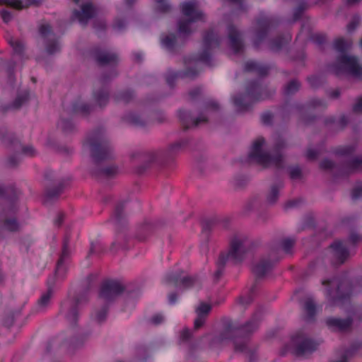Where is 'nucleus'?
Here are the masks:
<instances>
[{"label":"nucleus","instance_id":"774afa93","mask_svg":"<svg viewBox=\"0 0 362 362\" xmlns=\"http://www.w3.org/2000/svg\"><path fill=\"white\" fill-rule=\"evenodd\" d=\"M353 111L356 113H362V96L357 100L354 105Z\"/></svg>","mask_w":362,"mask_h":362},{"label":"nucleus","instance_id":"0eeeda50","mask_svg":"<svg viewBox=\"0 0 362 362\" xmlns=\"http://www.w3.org/2000/svg\"><path fill=\"white\" fill-rule=\"evenodd\" d=\"M250 247L251 241L246 234L235 233L229 238L228 250L221 252L220 255L235 264H240L245 259Z\"/></svg>","mask_w":362,"mask_h":362},{"label":"nucleus","instance_id":"7c9ffc66","mask_svg":"<svg viewBox=\"0 0 362 362\" xmlns=\"http://www.w3.org/2000/svg\"><path fill=\"white\" fill-rule=\"evenodd\" d=\"M244 69L245 71L255 72L260 76H264L268 74L269 68L257 62L249 61L245 63Z\"/></svg>","mask_w":362,"mask_h":362},{"label":"nucleus","instance_id":"0e129e2a","mask_svg":"<svg viewBox=\"0 0 362 362\" xmlns=\"http://www.w3.org/2000/svg\"><path fill=\"white\" fill-rule=\"evenodd\" d=\"M238 303L242 305L243 308L250 305L252 301V298L250 295H248L245 297H239L238 298Z\"/></svg>","mask_w":362,"mask_h":362},{"label":"nucleus","instance_id":"4468645a","mask_svg":"<svg viewBox=\"0 0 362 362\" xmlns=\"http://www.w3.org/2000/svg\"><path fill=\"white\" fill-rule=\"evenodd\" d=\"M87 301L88 298L84 295L78 296L74 298H67L62 303L60 314L68 323L74 326L78 320L81 306Z\"/></svg>","mask_w":362,"mask_h":362},{"label":"nucleus","instance_id":"aec40b11","mask_svg":"<svg viewBox=\"0 0 362 362\" xmlns=\"http://www.w3.org/2000/svg\"><path fill=\"white\" fill-rule=\"evenodd\" d=\"M91 57L101 66L114 65L118 62V56L116 53L101 47L94 48L91 51Z\"/></svg>","mask_w":362,"mask_h":362},{"label":"nucleus","instance_id":"bf43d9fd","mask_svg":"<svg viewBox=\"0 0 362 362\" xmlns=\"http://www.w3.org/2000/svg\"><path fill=\"white\" fill-rule=\"evenodd\" d=\"M308 81L312 88H317L322 83V80L320 77L312 76L308 78Z\"/></svg>","mask_w":362,"mask_h":362},{"label":"nucleus","instance_id":"680f3d73","mask_svg":"<svg viewBox=\"0 0 362 362\" xmlns=\"http://www.w3.org/2000/svg\"><path fill=\"white\" fill-rule=\"evenodd\" d=\"M308 105L310 107H314V108L318 107H326V103L322 100H320L318 98H313V99L310 100Z\"/></svg>","mask_w":362,"mask_h":362},{"label":"nucleus","instance_id":"bb28decb","mask_svg":"<svg viewBox=\"0 0 362 362\" xmlns=\"http://www.w3.org/2000/svg\"><path fill=\"white\" fill-rule=\"evenodd\" d=\"M353 322V319L350 317L346 319L339 317H328L326 320V325L333 331L346 332L349 331Z\"/></svg>","mask_w":362,"mask_h":362},{"label":"nucleus","instance_id":"7ed1b4c3","mask_svg":"<svg viewBox=\"0 0 362 362\" xmlns=\"http://www.w3.org/2000/svg\"><path fill=\"white\" fill-rule=\"evenodd\" d=\"M21 192L14 186L0 185V238L6 237V233H17L21 230V224L16 218L18 207L16 199Z\"/></svg>","mask_w":362,"mask_h":362},{"label":"nucleus","instance_id":"72a5a7b5","mask_svg":"<svg viewBox=\"0 0 362 362\" xmlns=\"http://www.w3.org/2000/svg\"><path fill=\"white\" fill-rule=\"evenodd\" d=\"M291 40V36L289 34L278 37L269 42V49L272 52H278L282 48V47L284 45L288 43Z\"/></svg>","mask_w":362,"mask_h":362},{"label":"nucleus","instance_id":"a878e982","mask_svg":"<svg viewBox=\"0 0 362 362\" xmlns=\"http://www.w3.org/2000/svg\"><path fill=\"white\" fill-rule=\"evenodd\" d=\"M272 25V20L267 17H262L257 21V30L254 39V46L258 47L267 35L269 28Z\"/></svg>","mask_w":362,"mask_h":362},{"label":"nucleus","instance_id":"e433bc0d","mask_svg":"<svg viewBox=\"0 0 362 362\" xmlns=\"http://www.w3.org/2000/svg\"><path fill=\"white\" fill-rule=\"evenodd\" d=\"M134 98V93L132 90H124L117 93L114 99L117 103H129L132 101Z\"/></svg>","mask_w":362,"mask_h":362},{"label":"nucleus","instance_id":"58836bf2","mask_svg":"<svg viewBox=\"0 0 362 362\" xmlns=\"http://www.w3.org/2000/svg\"><path fill=\"white\" fill-rule=\"evenodd\" d=\"M124 204H119L116 206L115 211L114 220L115 224L119 226H124L127 223L124 215L123 214Z\"/></svg>","mask_w":362,"mask_h":362},{"label":"nucleus","instance_id":"cd10ccee","mask_svg":"<svg viewBox=\"0 0 362 362\" xmlns=\"http://www.w3.org/2000/svg\"><path fill=\"white\" fill-rule=\"evenodd\" d=\"M95 13V8L91 3H86L81 6V11H74V17L76 18L81 24L86 25L88 21L92 18Z\"/></svg>","mask_w":362,"mask_h":362},{"label":"nucleus","instance_id":"dca6fc26","mask_svg":"<svg viewBox=\"0 0 362 362\" xmlns=\"http://www.w3.org/2000/svg\"><path fill=\"white\" fill-rule=\"evenodd\" d=\"M220 45V39L213 30L207 32L204 36L203 50L197 60L210 65L211 50L218 47Z\"/></svg>","mask_w":362,"mask_h":362},{"label":"nucleus","instance_id":"2f4dec72","mask_svg":"<svg viewBox=\"0 0 362 362\" xmlns=\"http://www.w3.org/2000/svg\"><path fill=\"white\" fill-rule=\"evenodd\" d=\"M124 119L136 127H144L151 124V122L146 119L143 115L134 112L126 115Z\"/></svg>","mask_w":362,"mask_h":362},{"label":"nucleus","instance_id":"473e14b6","mask_svg":"<svg viewBox=\"0 0 362 362\" xmlns=\"http://www.w3.org/2000/svg\"><path fill=\"white\" fill-rule=\"evenodd\" d=\"M43 0H8L0 1L1 4H5L14 8L21 10L28 7L29 5H39Z\"/></svg>","mask_w":362,"mask_h":362},{"label":"nucleus","instance_id":"79ce46f5","mask_svg":"<svg viewBox=\"0 0 362 362\" xmlns=\"http://www.w3.org/2000/svg\"><path fill=\"white\" fill-rule=\"evenodd\" d=\"M107 315V307L103 306L100 309L95 311L94 314H93L92 318L95 322L98 324H102L106 320Z\"/></svg>","mask_w":362,"mask_h":362},{"label":"nucleus","instance_id":"c756f323","mask_svg":"<svg viewBox=\"0 0 362 362\" xmlns=\"http://www.w3.org/2000/svg\"><path fill=\"white\" fill-rule=\"evenodd\" d=\"M55 284L54 279H49L47 281L48 288L47 291L42 295L37 301V310L39 311L44 310L49 304L51 298L54 293V285Z\"/></svg>","mask_w":362,"mask_h":362},{"label":"nucleus","instance_id":"c85d7f7f","mask_svg":"<svg viewBox=\"0 0 362 362\" xmlns=\"http://www.w3.org/2000/svg\"><path fill=\"white\" fill-rule=\"evenodd\" d=\"M211 310V306L206 303H201L196 308L197 318L194 320V329L200 328L205 323L206 317Z\"/></svg>","mask_w":362,"mask_h":362},{"label":"nucleus","instance_id":"69168bd1","mask_svg":"<svg viewBox=\"0 0 362 362\" xmlns=\"http://www.w3.org/2000/svg\"><path fill=\"white\" fill-rule=\"evenodd\" d=\"M153 119L160 124L167 122L168 118L165 114L163 112H158L155 113Z\"/></svg>","mask_w":362,"mask_h":362},{"label":"nucleus","instance_id":"f03ea898","mask_svg":"<svg viewBox=\"0 0 362 362\" xmlns=\"http://www.w3.org/2000/svg\"><path fill=\"white\" fill-rule=\"evenodd\" d=\"M260 320L261 315L257 313L245 325L241 327L233 324L226 325L221 334L214 339V343L223 344L232 340L235 351L244 353L249 357L250 362H252L256 358L255 348L249 346L247 339L238 337L237 335L242 333H253L257 329Z\"/></svg>","mask_w":362,"mask_h":362},{"label":"nucleus","instance_id":"a19ab883","mask_svg":"<svg viewBox=\"0 0 362 362\" xmlns=\"http://www.w3.org/2000/svg\"><path fill=\"white\" fill-rule=\"evenodd\" d=\"M227 260L224 258V256L220 255L218 256V258L216 261V270L214 272V279L216 281H218L221 276L223 275L224 268L226 267V264L227 263Z\"/></svg>","mask_w":362,"mask_h":362},{"label":"nucleus","instance_id":"49530a36","mask_svg":"<svg viewBox=\"0 0 362 362\" xmlns=\"http://www.w3.org/2000/svg\"><path fill=\"white\" fill-rule=\"evenodd\" d=\"M58 128L64 134H69L74 131V124L69 119L62 118L58 123Z\"/></svg>","mask_w":362,"mask_h":362},{"label":"nucleus","instance_id":"39448f33","mask_svg":"<svg viewBox=\"0 0 362 362\" xmlns=\"http://www.w3.org/2000/svg\"><path fill=\"white\" fill-rule=\"evenodd\" d=\"M265 141L262 137L257 139L252 146L249 153V158L255 161L263 168L274 167L277 169L284 168V159L279 151L286 146L285 141L279 137L274 144V151L276 153L271 156L263 151Z\"/></svg>","mask_w":362,"mask_h":362},{"label":"nucleus","instance_id":"a18cd8bd","mask_svg":"<svg viewBox=\"0 0 362 362\" xmlns=\"http://www.w3.org/2000/svg\"><path fill=\"white\" fill-rule=\"evenodd\" d=\"M300 83L296 79H293L288 83L284 87V94L291 95L296 93L300 89Z\"/></svg>","mask_w":362,"mask_h":362},{"label":"nucleus","instance_id":"052dcab7","mask_svg":"<svg viewBox=\"0 0 362 362\" xmlns=\"http://www.w3.org/2000/svg\"><path fill=\"white\" fill-rule=\"evenodd\" d=\"M306 8V5L304 3L300 4L293 11V19L294 21L298 20L301 16L303 12Z\"/></svg>","mask_w":362,"mask_h":362},{"label":"nucleus","instance_id":"3c124183","mask_svg":"<svg viewBox=\"0 0 362 362\" xmlns=\"http://www.w3.org/2000/svg\"><path fill=\"white\" fill-rule=\"evenodd\" d=\"M8 42L10 45L13 47V49L15 53L21 54L23 50V45L21 42L15 40L13 38H10L8 40Z\"/></svg>","mask_w":362,"mask_h":362},{"label":"nucleus","instance_id":"8fccbe9b","mask_svg":"<svg viewBox=\"0 0 362 362\" xmlns=\"http://www.w3.org/2000/svg\"><path fill=\"white\" fill-rule=\"evenodd\" d=\"M157 4L156 9L160 13H168L170 11L171 7L167 3L166 0H154Z\"/></svg>","mask_w":362,"mask_h":362},{"label":"nucleus","instance_id":"6e6552de","mask_svg":"<svg viewBox=\"0 0 362 362\" xmlns=\"http://www.w3.org/2000/svg\"><path fill=\"white\" fill-rule=\"evenodd\" d=\"M320 168L330 171L334 176H348L362 170V156L354 157L340 165L329 159H325L320 164Z\"/></svg>","mask_w":362,"mask_h":362},{"label":"nucleus","instance_id":"13d9d810","mask_svg":"<svg viewBox=\"0 0 362 362\" xmlns=\"http://www.w3.org/2000/svg\"><path fill=\"white\" fill-rule=\"evenodd\" d=\"M202 94V88L198 87L191 90L189 92V100L194 101L198 99Z\"/></svg>","mask_w":362,"mask_h":362},{"label":"nucleus","instance_id":"20e7f679","mask_svg":"<svg viewBox=\"0 0 362 362\" xmlns=\"http://www.w3.org/2000/svg\"><path fill=\"white\" fill-rule=\"evenodd\" d=\"M351 46V43L343 38L334 42V48L340 53L336 62L330 66L331 71L337 76L348 73L354 76H362V66L359 65L356 57L347 55L344 52Z\"/></svg>","mask_w":362,"mask_h":362},{"label":"nucleus","instance_id":"de8ad7c7","mask_svg":"<svg viewBox=\"0 0 362 362\" xmlns=\"http://www.w3.org/2000/svg\"><path fill=\"white\" fill-rule=\"evenodd\" d=\"M28 93L25 91L21 94H18L16 98L13 103L8 107V109L18 110L22 105L28 100Z\"/></svg>","mask_w":362,"mask_h":362},{"label":"nucleus","instance_id":"ddd939ff","mask_svg":"<svg viewBox=\"0 0 362 362\" xmlns=\"http://www.w3.org/2000/svg\"><path fill=\"white\" fill-rule=\"evenodd\" d=\"M109 98V91L106 88H103L94 90L93 93V98L95 103V106L89 105L81 99H78L72 104V112L83 115H87L93 112L95 107L103 108L106 106L108 103Z\"/></svg>","mask_w":362,"mask_h":362},{"label":"nucleus","instance_id":"603ef678","mask_svg":"<svg viewBox=\"0 0 362 362\" xmlns=\"http://www.w3.org/2000/svg\"><path fill=\"white\" fill-rule=\"evenodd\" d=\"M186 140H180L178 141H176L168 147V151L170 153H174L177 152L180 149H181L182 147L185 146L187 144Z\"/></svg>","mask_w":362,"mask_h":362},{"label":"nucleus","instance_id":"9b49d317","mask_svg":"<svg viewBox=\"0 0 362 362\" xmlns=\"http://www.w3.org/2000/svg\"><path fill=\"white\" fill-rule=\"evenodd\" d=\"M267 97L259 83L252 81L248 83L245 95L234 97L233 103L238 111H243L248 108L252 102L264 100Z\"/></svg>","mask_w":362,"mask_h":362},{"label":"nucleus","instance_id":"412c9836","mask_svg":"<svg viewBox=\"0 0 362 362\" xmlns=\"http://www.w3.org/2000/svg\"><path fill=\"white\" fill-rule=\"evenodd\" d=\"M45 177L48 182L46 189L47 197L50 199L57 197L63 189L61 180L52 170H47L45 174Z\"/></svg>","mask_w":362,"mask_h":362},{"label":"nucleus","instance_id":"37998d69","mask_svg":"<svg viewBox=\"0 0 362 362\" xmlns=\"http://www.w3.org/2000/svg\"><path fill=\"white\" fill-rule=\"evenodd\" d=\"M153 231V226L151 223H145L138 230L136 235L139 240H144L148 235Z\"/></svg>","mask_w":362,"mask_h":362},{"label":"nucleus","instance_id":"864d4df0","mask_svg":"<svg viewBox=\"0 0 362 362\" xmlns=\"http://www.w3.org/2000/svg\"><path fill=\"white\" fill-rule=\"evenodd\" d=\"M289 176L292 180L300 179L302 177V170L299 166H293L289 168Z\"/></svg>","mask_w":362,"mask_h":362},{"label":"nucleus","instance_id":"1a4fd4ad","mask_svg":"<svg viewBox=\"0 0 362 362\" xmlns=\"http://www.w3.org/2000/svg\"><path fill=\"white\" fill-rule=\"evenodd\" d=\"M322 284L327 286L329 300L334 303L349 296L351 293V284L346 278L336 277L330 280H325Z\"/></svg>","mask_w":362,"mask_h":362},{"label":"nucleus","instance_id":"2eb2a0df","mask_svg":"<svg viewBox=\"0 0 362 362\" xmlns=\"http://www.w3.org/2000/svg\"><path fill=\"white\" fill-rule=\"evenodd\" d=\"M279 259V250H272L268 255L262 257L252 264V272L258 277L264 276Z\"/></svg>","mask_w":362,"mask_h":362},{"label":"nucleus","instance_id":"9d476101","mask_svg":"<svg viewBox=\"0 0 362 362\" xmlns=\"http://www.w3.org/2000/svg\"><path fill=\"white\" fill-rule=\"evenodd\" d=\"M317 347V344L300 330L292 336L289 344L286 348L293 354L303 356L313 353Z\"/></svg>","mask_w":362,"mask_h":362},{"label":"nucleus","instance_id":"09e8293b","mask_svg":"<svg viewBox=\"0 0 362 362\" xmlns=\"http://www.w3.org/2000/svg\"><path fill=\"white\" fill-rule=\"evenodd\" d=\"M355 150L356 148L353 145L339 146L334 150V153L339 156H348L353 153Z\"/></svg>","mask_w":362,"mask_h":362},{"label":"nucleus","instance_id":"f3484780","mask_svg":"<svg viewBox=\"0 0 362 362\" xmlns=\"http://www.w3.org/2000/svg\"><path fill=\"white\" fill-rule=\"evenodd\" d=\"M124 290L125 286L120 281L109 280L103 284L100 292V298L105 301L110 302L121 296Z\"/></svg>","mask_w":362,"mask_h":362},{"label":"nucleus","instance_id":"393cba45","mask_svg":"<svg viewBox=\"0 0 362 362\" xmlns=\"http://www.w3.org/2000/svg\"><path fill=\"white\" fill-rule=\"evenodd\" d=\"M329 252L332 255L334 264H343L349 257L348 249L339 240L335 241L330 245Z\"/></svg>","mask_w":362,"mask_h":362},{"label":"nucleus","instance_id":"f257e3e1","mask_svg":"<svg viewBox=\"0 0 362 362\" xmlns=\"http://www.w3.org/2000/svg\"><path fill=\"white\" fill-rule=\"evenodd\" d=\"M84 146L90 152L94 165L90 169L92 175L97 177H113L118 173L115 165H103V162L114 158V153L110 141L103 129H98L88 134Z\"/></svg>","mask_w":362,"mask_h":362},{"label":"nucleus","instance_id":"ea45409f","mask_svg":"<svg viewBox=\"0 0 362 362\" xmlns=\"http://www.w3.org/2000/svg\"><path fill=\"white\" fill-rule=\"evenodd\" d=\"M304 310L306 313L307 320H311L316 313V306L312 298H307L304 303Z\"/></svg>","mask_w":362,"mask_h":362},{"label":"nucleus","instance_id":"f8f14e48","mask_svg":"<svg viewBox=\"0 0 362 362\" xmlns=\"http://www.w3.org/2000/svg\"><path fill=\"white\" fill-rule=\"evenodd\" d=\"M165 156L163 149H149L145 151H136L131 153V159L139 163L138 173H142L153 165L159 163Z\"/></svg>","mask_w":362,"mask_h":362},{"label":"nucleus","instance_id":"4be33fe9","mask_svg":"<svg viewBox=\"0 0 362 362\" xmlns=\"http://www.w3.org/2000/svg\"><path fill=\"white\" fill-rule=\"evenodd\" d=\"M165 281L176 287L189 288L196 284L197 279L195 276H182V272L178 271L169 273L165 277Z\"/></svg>","mask_w":362,"mask_h":362},{"label":"nucleus","instance_id":"e2e57ef3","mask_svg":"<svg viewBox=\"0 0 362 362\" xmlns=\"http://www.w3.org/2000/svg\"><path fill=\"white\" fill-rule=\"evenodd\" d=\"M352 199L356 200L362 197V183L354 187L351 194Z\"/></svg>","mask_w":362,"mask_h":362},{"label":"nucleus","instance_id":"f704fd0d","mask_svg":"<svg viewBox=\"0 0 362 362\" xmlns=\"http://www.w3.org/2000/svg\"><path fill=\"white\" fill-rule=\"evenodd\" d=\"M198 75L197 71L194 69H188L184 73L169 72L166 76V81L169 86H173L174 81L177 77L194 78Z\"/></svg>","mask_w":362,"mask_h":362},{"label":"nucleus","instance_id":"5701e85b","mask_svg":"<svg viewBox=\"0 0 362 362\" xmlns=\"http://www.w3.org/2000/svg\"><path fill=\"white\" fill-rule=\"evenodd\" d=\"M178 117L185 129L193 127H198L206 123L208 121L207 116L204 112H202L197 117L193 118L188 111L180 110L178 111Z\"/></svg>","mask_w":362,"mask_h":362},{"label":"nucleus","instance_id":"a211bd4d","mask_svg":"<svg viewBox=\"0 0 362 362\" xmlns=\"http://www.w3.org/2000/svg\"><path fill=\"white\" fill-rule=\"evenodd\" d=\"M71 255V249L69 247V240L65 238L63 241L62 250L59 258L57 262L54 276L57 280H63L67 271V264Z\"/></svg>","mask_w":362,"mask_h":362},{"label":"nucleus","instance_id":"338daca9","mask_svg":"<svg viewBox=\"0 0 362 362\" xmlns=\"http://www.w3.org/2000/svg\"><path fill=\"white\" fill-rule=\"evenodd\" d=\"M359 18L354 17L353 20L347 25V30L349 32H352L355 30V28L359 24Z\"/></svg>","mask_w":362,"mask_h":362},{"label":"nucleus","instance_id":"6ab92c4d","mask_svg":"<svg viewBox=\"0 0 362 362\" xmlns=\"http://www.w3.org/2000/svg\"><path fill=\"white\" fill-rule=\"evenodd\" d=\"M39 32L44 39L45 50L47 54H53L59 51V45L49 25H42L39 28Z\"/></svg>","mask_w":362,"mask_h":362},{"label":"nucleus","instance_id":"6e6d98bb","mask_svg":"<svg viewBox=\"0 0 362 362\" xmlns=\"http://www.w3.org/2000/svg\"><path fill=\"white\" fill-rule=\"evenodd\" d=\"M103 250L102 245L98 241H93L90 243V247L88 252V255L98 254Z\"/></svg>","mask_w":362,"mask_h":362},{"label":"nucleus","instance_id":"c9c22d12","mask_svg":"<svg viewBox=\"0 0 362 362\" xmlns=\"http://www.w3.org/2000/svg\"><path fill=\"white\" fill-rule=\"evenodd\" d=\"M284 185L282 182L273 184L267 196V202L269 204H274L276 203L279 198V191L283 187Z\"/></svg>","mask_w":362,"mask_h":362},{"label":"nucleus","instance_id":"4c0bfd02","mask_svg":"<svg viewBox=\"0 0 362 362\" xmlns=\"http://www.w3.org/2000/svg\"><path fill=\"white\" fill-rule=\"evenodd\" d=\"M160 42L163 47L168 51H173L176 45V36L174 34L162 35Z\"/></svg>","mask_w":362,"mask_h":362},{"label":"nucleus","instance_id":"b1692460","mask_svg":"<svg viewBox=\"0 0 362 362\" xmlns=\"http://www.w3.org/2000/svg\"><path fill=\"white\" fill-rule=\"evenodd\" d=\"M229 45L235 54L241 52L244 49L242 33L233 25L227 28Z\"/></svg>","mask_w":362,"mask_h":362},{"label":"nucleus","instance_id":"423d86ee","mask_svg":"<svg viewBox=\"0 0 362 362\" xmlns=\"http://www.w3.org/2000/svg\"><path fill=\"white\" fill-rule=\"evenodd\" d=\"M182 14L185 18L177 22L178 33L183 37H188L194 31L192 24L197 21H204L205 15L199 8L198 2L195 0L185 1L180 4Z\"/></svg>","mask_w":362,"mask_h":362},{"label":"nucleus","instance_id":"4d7b16f0","mask_svg":"<svg viewBox=\"0 0 362 362\" xmlns=\"http://www.w3.org/2000/svg\"><path fill=\"white\" fill-rule=\"evenodd\" d=\"M294 240L291 238H287L284 240L281 243V246L284 252L286 253H290L291 250L294 245Z\"/></svg>","mask_w":362,"mask_h":362},{"label":"nucleus","instance_id":"c03bdc74","mask_svg":"<svg viewBox=\"0 0 362 362\" xmlns=\"http://www.w3.org/2000/svg\"><path fill=\"white\" fill-rule=\"evenodd\" d=\"M0 140L6 145L18 144V140L14 135L6 129H1L0 132Z\"/></svg>","mask_w":362,"mask_h":362},{"label":"nucleus","instance_id":"5fc2aeb1","mask_svg":"<svg viewBox=\"0 0 362 362\" xmlns=\"http://www.w3.org/2000/svg\"><path fill=\"white\" fill-rule=\"evenodd\" d=\"M349 240L350 243L354 245L360 243L362 242V233L356 230H351L349 236Z\"/></svg>","mask_w":362,"mask_h":362}]
</instances>
